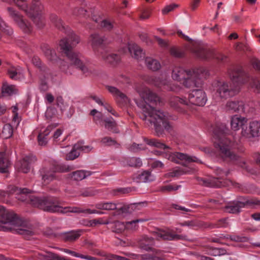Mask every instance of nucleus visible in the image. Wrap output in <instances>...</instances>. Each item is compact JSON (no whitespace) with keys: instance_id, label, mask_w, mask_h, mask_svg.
I'll use <instances>...</instances> for the list:
<instances>
[{"instance_id":"obj_1","label":"nucleus","mask_w":260,"mask_h":260,"mask_svg":"<svg viewBox=\"0 0 260 260\" xmlns=\"http://www.w3.org/2000/svg\"><path fill=\"white\" fill-rule=\"evenodd\" d=\"M139 92L143 101L138 105L144 114V119L153 124L156 130L160 127H163L165 129L169 131L171 128V125L168 121L167 114L154 108V106L159 102V98L146 87L142 88Z\"/></svg>"},{"instance_id":"obj_2","label":"nucleus","mask_w":260,"mask_h":260,"mask_svg":"<svg viewBox=\"0 0 260 260\" xmlns=\"http://www.w3.org/2000/svg\"><path fill=\"white\" fill-rule=\"evenodd\" d=\"M16 231L25 236L31 235L33 232L26 222L17 217L15 214L0 206V230L3 229Z\"/></svg>"},{"instance_id":"obj_3","label":"nucleus","mask_w":260,"mask_h":260,"mask_svg":"<svg viewBox=\"0 0 260 260\" xmlns=\"http://www.w3.org/2000/svg\"><path fill=\"white\" fill-rule=\"evenodd\" d=\"M147 144L151 146L165 150V151L156 150L154 151V153L156 155L164 154L165 158L172 161L176 163L199 161V159L194 156H188L185 154L179 152L170 153L169 147L157 140H150L147 142Z\"/></svg>"},{"instance_id":"obj_4","label":"nucleus","mask_w":260,"mask_h":260,"mask_svg":"<svg viewBox=\"0 0 260 260\" xmlns=\"http://www.w3.org/2000/svg\"><path fill=\"white\" fill-rule=\"evenodd\" d=\"M32 204L42 209L51 212H58L62 214L81 212L76 207H62L54 202L52 199L34 197L31 199Z\"/></svg>"},{"instance_id":"obj_5","label":"nucleus","mask_w":260,"mask_h":260,"mask_svg":"<svg viewBox=\"0 0 260 260\" xmlns=\"http://www.w3.org/2000/svg\"><path fill=\"white\" fill-rule=\"evenodd\" d=\"M172 77L174 80L180 82L187 87L199 86L202 83L201 77L198 73L186 72L179 68L173 70Z\"/></svg>"},{"instance_id":"obj_6","label":"nucleus","mask_w":260,"mask_h":260,"mask_svg":"<svg viewBox=\"0 0 260 260\" xmlns=\"http://www.w3.org/2000/svg\"><path fill=\"white\" fill-rule=\"evenodd\" d=\"M175 102L187 105L188 103L199 106H204L207 102L205 92L201 89L193 90L189 94L188 99L177 97L174 99Z\"/></svg>"},{"instance_id":"obj_7","label":"nucleus","mask_w":260,"mask_h":260,"mask_svg":"<svg viewBox=\"0 0 260 260\" xmlns=\"http://www.w3.org/2000/svg\"><path fill=\"white\" fill-rule=\"evenodd\" d=\"M92 149V147L89 145H83L81 143H77L71 148L70 146H67L65 148L62 152L66 153V159L68 160H73L79 155L81 151L85 152H88Z\"/></svg>"},{"instance_id":"obj_8","label":"nucleus","mask_w":260,"mask_h":260,"mask_svg":"<svg viewBox=\"0 0 260 260\" xmlns=\"http://www.w3.org/2000/svg\"><path fill=\"white\" fill-rule=\"evenodd\" d=\"M241 135L246 138L251 139L260 136V121H252L243 127Z\"/></svg>"},{"instance_id":"obj_9","label":"nucleus","mask_w":260,"mask_h":260,"mask_svg":"<svg viewBox=\"0 0 260 260\" xmlns=\"http://www.w3.org/2000/svg\"><path fill=\"white\" fill-rule=\"evenodd\" d=\"M42 9V5L40 3H37L34 5L28 11L30 17L38 27H41L44 25V18L40 13Z\"/></svg>"},{"instance_id":"obj_10","label":"nucleus","mask_w":260,"mask_h":260,"mask_svg":"<svg viewBox=\"0 0 260 260\" xmlns=\"http://www.w3.org/2000/svg\"><path fill=\"white\" fill-rule=\"evenodd\" d=\"M155 234L158 238L162 240H178L187 239L186 236L175 234L172 230L169 229L158 230L156 232Z\"/></svg>"},{"instance_id":"obj_11","label":"nucleus","mask_w":260,"mask_h":260,"mask_svg":"<svg viewBox=\"0 0 260 260\" xmlns=\"http://www.w3.org/2000/svg\"><path fill=\"white\" fill-rule=\"evenodd\" d=\"M80 40L79 36L73 34L69 39L67 38L61 39L59 43V46L63 51H69L71 48L78 44Z\"/></svg>"},{"instance_id":"obj_12","label":"nucleus","mask_w":260,"mask_h":260,"mask_svg":"<svg viewBox=\"0 0 260 260\" xmlns=\"http://www.w3.org/2000/svg\"><path fill=\"white\" fill-rule=\"evenodd\" d=\"M8 10L10 15L24 31L28 32L31 30V26L29 23L22 19L21 16L12 8H9Z\"/></svg>"},{"instance_id":"obj_13","label":"nucleus","mask_w":260,"mask_h":260,"mask_svg":"<svg viewBox=\"0 0 260 260\" xmlns=\"http://www.w3.org/2000/svg\"><path fill=\"white\" fill-rule=\"evenodd\" d=\"M247 121L244 117L235 115L231 119V127L233 131H237L240 128L243 130V127H246Z\"/></svg>"},{"instance_id":"obj_14","label":"nucleus","mask_w":260,"mask_h":260,"mask_svg":"<svg viewBox=\"0 0 260 260\" xmlns=\"http://www.w3.org/2000/svg\"><path fill=\"white\" fill-rule=\"evenodd\" d=\"M67 61H70L71 63L76 66L80 69L84 73L87 71V68L81 61L79 55L73 52H70L67 54Z\"/></svg>"},{"instance_id":"obj_15","label":"nucleus","mask_w":260,"mask_h":260,"mask_svg":"<svg viewBox=\"0 0 260 260\" xmlns=\"http://www.w3.org/2000/svg\"><path fill=\"white\" fill-rule=\"evenodd\" d=\"M32 159L29 157H25L17 164L16 167L18 171L23 173H28L30 169Z\"/></svg>"},{"instance_id":"obj_16","label":"nucleus","mask_w":260,"mask_h":260,"mask_svg":"<svg viewBox=\"0 0 260 260\" xmlns=\"http://www.w3.org/2000/svg\"><path fill=\"white\" fill-rule=\"evenodd\" d=\"M96 207L99 209L102 210H115L118 209L123 211V207L120 204H116L112 202L101 203L96 204Z\"/></svg>"},{"instance_id":"obj_17","label":"nucleus","mask_w":260,"mask_h":260,"mask_svg":"<svg viewBox=\"0 0 260 260\" xmlns=\"http://www.w3.org/2000/svg\"><path fill=\"white\" fill-rule=\"evenodd\" d=\"M128 50L132 57L138 60L143 56L144 53L141 49L134 43L128 45Z\"/></svg>"},{"instance_id":"obj_18","label":"nucleus","mask_w":260,"mask_h":260,"mask_svg":"<svg viewBox=\"0 0 260 260\" xmlns=\"http://www.w3.org/2000/svg\"><path fill=\"white\" fill-rule=\"evenodd\" d=\"M10 162L4 152L0 153V173H7L10 167Z\"/></svg>"},{"instance_id":"obj_19","label":"nucleus","mask_w":260,"mask_h":260,"mask_svg":"<svg viewBox=\"0 0 260 260\" xmlns=\"http://www.w3.org/2000/svg\"><path fill=\"white\" fill-rule=\"evenodd\" d=\"M90 173L84 170H78L70 174V177L73 180L81 181L90 175Z\"/></svg>"},{"instance_id":"obj_20","label":"nucleus","mask_w":260,"mask_h":260,"mask_svg":"<svg viewBox=\"0 0 260 260\" xmlns=\"http://www.w3.org/2000/svg\"><path fill=\"white\" fill-rule=\"evenodd\" d=\"M226 108L227 110L233 112L242 111L243 105L241 102L230 101L227 103Z\"/></svg>"},{"instance_id":"obj_21","label":"nucleus","mask_w":260,"mask_h":260,"mask_svg":"<svg viewBox=\"0 0 260 260\" xmlns=\"http://www.w3.org/2000/svg\"><path fill=\"white\" fill-rule=\"evenodd\" d=\"M229 86L226 83H219L216 92L217 96L221 98H226L229 95Z\"/></svg>"},{"instance_id":"obj_22","label":"nucleus","mask_w":260,"mask_h":260,"mask_svg":"<svg viewBox=\"0 0 260 260\" xmlns=\"http://www.w3.org/2000/svg\"><path fill=\"white\" fill-rule=\"evenodd\" d=\"M163 256L164 253L162 251L160 250H154L152 254H147L145 255H142L141 257L142 260H162Z\"/></svg>"},{"instance_id":"obj_23","label":"nucleus","mask_w":260,"mask_h":260,"mask_svg":"<svg viewBox=\"0 0 260 260\" xmlns=\"http://www.w3.org/2000/svg\"><path fill=\"white\" fill-rule=\"evenodd\" d=\"M145 62L147 68L153 71L158 70L161 67L159 62L151 57H146L145 59Z\"/></svg>"},{"instance_id":"obj_24","label":"nucleus","mask_w":260,"mask_h":260,"mask_svg":"<svg viewBox=\"0 0 260 260\" xmlns=\"http://www.w3.org/2000/svg\"><path fill=\"white\" fill-rule=\"evenodd\" d=\"M230 144L231 143L230 142L228 143L226 141H222L218 144V146L225 156L232 157V152L230 151Z\"/></svg>"},{"instance_id":"obj_25","label":"nucleus","mask_w":260,"mask_h":260,"mask_svg":"<svg viewBox=\"0 0 260 260\" xmlns=\"http://www.w3.org/2000/svg\"><path fill=\"white\" fill-rule=\"evenodd\" d=\"M81 235V231H70L63 234V238L66 241H73L78 239Z\"/></svg>"},{"instance_id":"obj_26","label":"nucleus","mask_w":260,"mask_h":260,"mask_svg":"<svg viewBox=\"0 0 260 260\" xmlns=\"http://www.w3.org/2000/svg\"><path fill=\"white\" fill-rule=\"evenodd\" d=\"M17 90L14 85L4 84L2 89L3 96H8L16 93Z\"/></svg>"},{"instance_id":"obj_27","label":"nucleus","mask_w":260,"mask_h":260,"mask_svg":"<svg viewBox=\"0 0 260 260\" xmlns=\"http://www.w3.org/2000/svg\"><path fill=\"white\" fill-rule=\"evenodd\" d=\"M154 243L153 239L151 237H144L140 242V245L142 248L146 250L151 249L150 245H153Z\"/></svg>"},{"instance_id":"obj_28","label":"nucleus","mask_w":260,"mask_h":260,"mask_svg":"<svg viewBox=\"0 0 260 260\" xmlns=\"http://www.w3.org/2000/svg\"><path fill=\"white\" fill-rule=\"evenodd\" d=\"M8 74L11 78L17 79L21 76L22 70L20 68L16 69L14 67H11L8 70Z\"/></svg>"},{"instance_id":"obj_29","label":"nucleus","mask_w":260,"mask_h":260,"mask_svg":"<svg viewBox=\"0 0 260 260\" xmlns=\"http://www.w3.org/2000/svg\"><path fill=\"white\" fill-rule=\"evenodd\" d=\"M244 204L243 203L237 202L233 205H230L226 207V211L229 213H237L240 212V208L243 207Z\"/></svg>"},{"instance_id":"obj_30","label":"nucleus","mask_w":260,"mask_h":260,"mask_svg":"<svg viewBox=\"0 0 260 260\" xmlns=\"http://www.w3.org/2000/svg\"><path fill=\"white\" fill-rule=\"evenodd\" d=\"M13 133V128L11 125L7 124L4 125L2 133V137L4 139H8L12 137Z\"/></svg>"},{"instance_id":"obj_31","label":"nucleus","mask_w":260,"mask_h":260,"mask_svg":"<svg viewBox=\"0 0 260 260\" xmlns=\"http://www.w3.org/2000/svg\"><path fill=\"white\" fill-rule=\"evenodd\" d=\"M107 89L108 91L112 94L114 96L117 98H119L121 100H124L126 98L125 95L123 93L121 92L117 88L113 86H107Z\"/></svg>"},{"instance_id":"obj_32","label":"nucleus","mask_w":260,"mask_h":260,"mask_svg":"<svg viewBox=\"0 0 260 260\" xmlns=\"http://www.w3.org/2000/svg\"><path fill=\"white\" fill-rule=\"evenodd\" d=\"M140 181L143 182H148L154 180V177L148 171H144L139 175Z\"/></svg>"},{"instance_id":"obj_33","label":"nucleus","mask_w":260,"mask_h":260,"mask_svg":"<svg viewBox=\"0 0 260 260\" xmlns=\"http://www.w3.org/2000/svg\"><path fill=\"white\" fill-rule=\"evenodd\" d=\"M191 171L188 168H185L184 170L180 169H175L172 172L168 174V176L170 177H177L178 176L183 175L184 174H189Z\"/></svg>"},{"instance_id":"obj_34","label":"nucleus","mask_w":260,"mask_h":260,"mask_svg":"<svg viewBox=\"0 0 260 260\" xmlns=\"http://www.w3.org/2000/svg\"><path fill=\"white\" fill-rule=\"evenodd\" d=\"M107 220H104L103 218L94 219L88 221L86 225L88 226H95L100 224H108Z\"/></svg>"},{"instance_id":"obj_35","label":"nucleus","mask_w":260,"mask_h":260,"mask_svg":"<svg viewBox=\"0 0 260 260\" xmlns=\"http://www.w3.org/2000/svg\"><path fill=\"white\" fill-rule=\"evenodd\" d=\"M54 174L50 171L44 172L42 174V180L45 184H47L54 179Z\"/></svg>"},{"instance_id":"obj_36","label":"nucleus","mask_w":260,"mask_h":260,"mask_svg":"<svg viewBox=\"0 0 260 260\" xmlns=\"http://www.w3.org/2000/svg\"><path fill=\"white\" fill-rule=\"evenodd\" d=\"M103 39L98 35H92L90 37V42L93 46L101 44Z\"/></svg>"},{"instance_id":"obj_37","label":"nucleus","mask_w":260,"mask_h":260,"mask_svg":"<svg viewBox=\"0 0 260 260\" xmlns=\"http://www.w3.org/2000/svg\"><path fill=\"white\" fill-rule=\"evenodd\" d=\"M114 25V22L109 19L103 20L101 22V26L106 29H112Z\"/></svg>"},{"instance_id":"obj_38","label":"nucleus","mask_w":260,"mask_h":260,"mask_svg":"<svg viewBox=\"0 0 260 260\" xmlns=\"http://www.w3.org/2000/svg\"><path fill=\"white\" fill-rule=\"evenodd\" d=\"M179 5L176 4H172L166 6L162 10V13L163 14L166 15L168 13L172 12L178 8Z\"/></svg>"},{"instance_id":"obj_39","label":"nucleus","mask_w":260,"mask_h":260,"mask_svg":"<svg viewBox=\"0 0 260 260\" xmlns=\"http://www.w3.org/2000/svg\"><path fill=\"white\" fill-rule=\"evenodd\" d=\"M113 228L116 232H121L126 228V224L119 221H116L114 222Z\"/></svg>"},{"instance_id":"obj_40","label":"nucleus","mask_w":260,"mask_h":260,"mask_svg":"<svg viewBox=\"0 0 260 260\" xmlns=\"http://www.w3.org/2000/svg\"><path fill=\"white\" fill-rule=\"evenodd\" d=\"M145 254H142V255H145ZM142 255H137L135 254L131 253L128 255V257H122L120 256H117V258L118 260H129V259H141Z\"/></svg>"},{"instance_id":"obj_41","label":"nucleus","mask_w":260,"mask_h":260,"mask_svg":"<svg viewBox=\"0 0 260 260\" xmlns=\"http://www.w3.org/2000/svg\"><path fill=\"white\" fill-rule=\"evenodd\" d=\"M210 185L212 186L215 187H221L226 185L224 183L219 180L218 179H215L214 178H211L209 180Z\"/></svg>"},{"instance_id":"obj_42","label":"nucleus","mask_w":260,"mask_h":260,"mask_svg":"<svg viewBox=\"0 0 260 260\" xmlns=\"http://www.w3.org/2000/svg\"><path fill=\"white\" fill-rule=\"evenodd\" d=\"M49 132L45 133V134H40L38 136L39 144L40 145L44 146L47 143V139L46 136L48 135Z\"/></svg>"},{"instance_id":"obj_43","label":"nucleus","mask_w":260,"mask_h":260,"mask_svg":"<svg viewBox=\"0 0 260 260\" xmlns=\"http://www.w3.org/2000/svg\"><path fill=\"white\" fill-rule=\"evenodd\" d=\"M102 143L106 146L114 145L116 144L115 141L109 137H105L102 139Z\"/></svg>"},{"instance_id":"obj_44","label":"nucleus","mask_w":260,"mask_h":260,"mask_svg":"<svg viewBox=\"0 0 260 260\" xmlns=\"http://www.w3.org/2000/svg\"><path fill=\"white\" fill-rule=\"evenodd\" d=\"M141 221V220H136L128 222L126 223V228L128 229L135 230L137 226V223Z\"/></svg>"},{"instance_id":"obj_45","label":"nucleus","mask_w":260,"mask_h":260,"mask_svg":"<svg viewBox=\"0 0 260 260\" xmlns=\"http://www.w3.org/2000/svg\"><path fill=\"white\" fill-rule=\"evenodd\" d=\"M47 57L51 60H55L56 58L55 52L52 50H47L45 52Z\"/></svg>"},{"instance_id":"obj_46","label":"nucleus","mask_w":260,"mask_h":260,"mask_svg":"<svg viewBox=\"0 0 260 260\" xmlns=\"http://www.w3.org/2000/svg\"><path fill=\"white\" fill-rule=\"evenodd\" d=\"M63 250L64 252L69 253L73 256L77 257H81L82 258H85V259L87 258V257L84 256L75 251H71V250L67 249H64Z\"/></svg>"},{"instance_id":"obj_47","label":"nucleus","mask_w":260,"mask_h":260,"mask_svg":"<svg viewBox=\"0 0 260 260\" xmlns=\"http://www.w3.org/2000/svg\"><path fill=\"white\" fill-rule=\"evenodd\" d=\"M246 203L251 206H260V200L257 199H251L247 200Z\"/></svg>"},{"instance_id":"obj_48","label":"nucleus","mask_w":260,"mask_h":260,"mask_svg":"<svg viewBox=\"0 0 260 260\" xmlns=\"http://www.w3.org/2000/svg\"><path fill=\"white\" fill-rule=\"evenodd\" d=\"M251 87L257 92H260V83L257 80H253L251 83Z\"/></svg>"},{"instance_id":"obj_49","label":"nucleus","mask_w":260,"mask_h":260,"mask_svg":"<svg viewBox=\"0 0 260 260\" xmlns=\"http://www.w3.org/2000/svg\"><path fill=\"white\" fill-rule=\"evenodd\" d=\"M63 130L57 129L53 133V139L54 141H57L59 137L62 135Z\"/></svg>"},{"instance_id":"obj_50","label":"nucleus","mask_w":260,"mask_h":260,"mask_svg":"<svg viewBox=\"0 0 260 260\" xmlns=\"http://www.w3.org/2000/svg\"><path fill=\"white\" fill-rule=\"evenodd\" d=\"M107 60L109 62L113 63L117 62L119 60V57L116 54H110L107 57Z\"/></svg>"},{"instance_id":"obj_51","label":"nucleus","mask_w":260,"mask_h":260,"mask_svg":"<svg viewBox=\"0 0 260 260\" xmlns=\"http://www.w3.org/2000/svg\"><path fill=\"white\" fill-rule=\"evenodd\" d=\"M14 2L17 5V6L22 9L25 10V8L26 7V3L24 1V0H13Z\"/></svg>"},{"instance_id":"obj_52","label":"nucleus","mask_w":260,"mask_h":260,"mask_svg":"<svg viewBox=\"0 0 260 260\" xmlns=\"http://www.w3.org/2000/svg\"><path fill=\"white\" fill-rule=\"evenodd\" d=\"M104 125L106 128L111 129L114 126L115 124L112 120H105L104 122Z\"/></svg>"},{"instance_id":"obj_53","label":"nucleus","mask_w":260,"mask_h":260,"mask_svg":"<svg viewBox=\"0 0 260 260\" xmlns=\"http://www.w3.org/2000/svg\"><path fill=\"white\" fill-rule=\"evenodd\" d=\"M151 166L153 168H162L164 164L160 161L155 160L151 164Z\"/></svg>"},{"instance_id":"obj_54","label":"nucleus","mask_w":260,"mask_h":260,"mask_svg":"<svg viewBox=\"0 0 260 260\" xmlns=\"http://www.w3.org/2000/svg\"><path fill=\"white\" fill-rule=\"evenodd\" d=\"M179 186L168 185L164 187V190L168 191H172L177 190Z\"/></svg>"},{"instance_id":"obj_55","label":"nucleus","mask_w":260,"mask_h":260,"mask_svg":"<svg viewBox=\"0 0 260 260\" xmlns=\"http://www.w3.org/2000/svg\"><path fill=\"white\" fill-rule=\"evenodd\" d=\"M201 0H192L190 6L192 10H194L199 6Z\"/></svg>"},{"instance_id":"obj_56","label":"nucleus","mask_w":260,"mask_h":260,"mask_svg":"<svg viewBox=\"0 0 260 260\" xmlns=\"http://www.w3.org/2000/svg\"><path fill=\"white\" fill-rule=\"evenodd\" d=\"M151 14V12L149 10H145L143 12L141 15V18L143 19H146L148 18Z\"/></svg>"},{"instance_id":"obj_57","label":"nucleus","mask_w":260,"mask_h":260,"mask_svg":"<svg viewBox=\"0 0 260 260\" xmlns=\"http://www.w3.org/2000/svg\"><path fill=\"white\" fill-rule=\"evenodd\" d=\"M86 11L83 9H80L78 10L77 14L81 16L84 17L86 16Z\"/></svg>"},{"instance_id":"obj_58","label":"nucleus","mask_w":260,"mask_h":260,"mask_svg":"<svg viewBox=\"0 0 260 260\" xmlns=\"http://www.w3.org/2000/svg\"><path fill=\"white\" fill-rule=\"evenodd\" d=\"M45 98L49 103H52L54 101V97L50 93H47L46 95Z\"/></svg>"},{"instance_id":"obj_59","label":"nucleus","mask_w":260,"mask_h":260,"mask_svg":"<svg viewBox=\"0 0 260 260\" xmlns=\"http://www.w3.org/2000/svg\"><path fill=\"white\" fill-rule=\"evenodd\" d=\"M54 18L55 19L54 22L55 23V24L56 25V26L57 27H59L60 26L62 25V22L59 18H58V17H57L56 16H54Z\"/></svg>"},{"instance_id":"obj_60","label":"nucleus","mask_w":260,"mask_h":260,"mask_svg":"<svg viewBox=\"0 0 260 260\" xmlns=\"http://www.w3.org/2000/svg\"><path fill=\"white\" fill-rule=\"evenodd\" d=\"M84 213L86 214H100L101 212L98 211L96 210H90V209H87L83 211Z\"/></svg>"},{"instance_id":"obj_61","label":"nucleus","mask_w":260,"mask_h":260,"mask_svg":"<svg viewBox=\"0 0 260 260\" xmlns=\"http://www.w3.org/2000/svg\"><path fill=\"white\" fill-rule=\"evenodd\" d=\"M32 62L36 66L39 67L40 64V59L38 57H34L32 59Z\"/></svg>"},{"instance_id":"obj_62","label":"nucleus","mask_w":260,"mask_h":260,"mask_svg":"<svg viewBox=\"0 0 260 260\" xmlns=\"http://www.w3.org/2000/svg\"><path fill=\"white\" fill-rule=\"evenodd\" d=\"M65 62L66 61H62L60 59H58L57 60V63L58 64V65L60 67V68H62V69L63 70H65L66 69V67L67 66L66 64H65Z\"/></svg>"},{"instance_id":"obj_63","label":"nucleus","mask_w":260,"mask_h":260,"mask_svg":"<svg viewBox=\"0 0 260 260\" xmlns=\"http://www.w3.org/2000/svg\"><path fill=\"white\" fill-rule=\"evenodd\" d=\"M252 217L256 221H260V213H255L251 215Z\"/></svg>"},{"instance_id":"obj_64","label":"nucleus","mask_w":260,"mask_h":260,"mask_svg":"<svg viewBox=\"0 0 260 260\" xmlns=\"http://www.w3.org/2000/svg\"><path fill=\"white\" fill-rule=\"evenodd\" d=\"M156 40L158 44L161 46H165L166 45V43L163 40L159 38H156Z\"/></svg>"}]
</instances>
